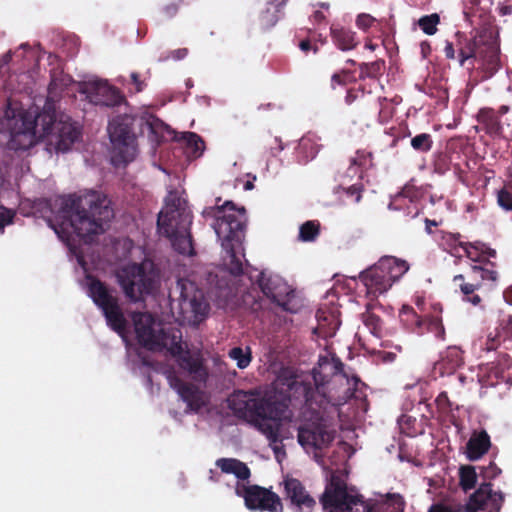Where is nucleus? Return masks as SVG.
<instances>
[{
  "label": "nucleus",
  "mask_w": 512,
  "mask_h": 512,
  "mask_svg": "<svg viewBox=\"0 0 512 512\" xmlns=\"http://www.w3.org/2000/svg\"><path fill=\"white\" fill-rule=\"evenodd\" d=\"M504 502L502 492H493L491 483H483L469 497V512H500Z\"/></svg>",
  "instance_id": "obj_19"
},
{
  "label": "nucleus",
  "mask_w": 512,
  "mask_h": 512,
  "mask_svg": "<svg viewBox=\"0 0 512 512\" xmlns=\"http://www.w3.org/2000/svg\"><path fill=\"white\" fill-rule=\"evenodd\" d=\"M349 75V72L346 70H342L339 73H334L331 77V86L334 89L335 85L345 86L347 81L346 78Z\"/></svg>",
  "instance_id": "obj_59"
},
{
  "label": "nucleus",
  "mask_w": 512,
  "mask_h": 512,
  "mask_svg": "<svg viewBox=\"0 0 512 512\" xmlns=\"http://www.w3.org/2000/svg\"><path fill=\"white\" fill-rule=\"evenodd\" d=\"M436 406L438 410L443 413L447 414L451 411V402L449 400L447 392H441L435 399Z\"/></svg>",
  "instance_id": "obj_52"
},
{
  "label": "nucleus",
  "mask_w": 512,
  "mask_h": 512,
  "mask_svg": "<svg viewBox=\"0 0 512 512\" xmlns=\"http://www.w3.org/2000/svg\"><path fill=\"white\" fill-rule=\"evenodd\" d=\"M477 483V473L474 466L462 465L459 468V484L463 491L473 489Z\"/></svg>",
  "instance_id": "obj_37"
},
{
  "label": "nucleus",
  "mask_w": 512,
  "mask_h": 512,
  "mask_svg": "<svg viewBox=\"0 0 512 512\" xmlns=\"http://www.w3.org/2000/svg\"><path fill=\"white\" fill-rule=\"evenodd\" d=\"M457 49L455 46V42L446 41L444 46V54L447 59H456Z\"/></svg>",
  "instance_id": "obj_62"
},
{
  "label": "nucleus",
  "mask_w": 512,
  "mask_h": 512,
  "mask_svg": "<svg viewBox=\"0 0 512 512\" xmlns=\"http://www.w3.org/2000/svg\"><path fill=\"white\" fill-rule=\"evenodd\" d=\"M368 511L364 512H404L405 501L399 494H389L385 500L366 501Z\"/></svg>",
  "instance_id": "obj_28"
},
{
  "label": "nucleus",
  "mask_w": 512,
  "mask_h": 512,
  "mask_svg": "<svg viewBox=\"0 0 512 512\" xmlns=\"http://www.w3.org/2000/svg\"><path fill=\"white\" fill-rule=\"evenodd\" d=\"M88 279V294L102 310L107 325L118 334H124L127 328V320L119 305L118 298L99 279L95 277H88Z\"/></svg>",
  "instance_id": "obj_11"
},
{
  "label": "nucleus",
  "mask_w": 512,
  "mask_h": 512,
  "mask_svg": "<svg viewBox=\"0 0 512 512\" xmlns=\"http://www.w3.org/2000/svg\"><path fill=\"white\" fill-rule=\"evenodd\" d=\"M498 272L481 265H471L466 274H458L453 277V283L457 286L463 296V300L478 306L482 298L477 294L486 282L495 283Z\"/></svg>",
  "instance_id": "obj_13"
},
{
  "label": "nucleus",
  "mask_w": 512,
  "mask_h": 512,
  "mask_svg": "<svg viewBox=\"0 0 512 512\" xmlns=\"http://www.w3.org/2000/svg\"><path fill=\"white\" fill-rule=\"evenodd\" d=\"M173 356L178 358L180 368L187 371L196 380H204L207 377V372L199 357H195L189 351L184 352L183 350L180 354Z\"/></svg>",
  "instance_id": "obj_27"
},
{
  "label": "nucleus",
  "mask_w": 512,
  "mask_h": 512,
  "mask_svg": "<svg viewBox=\"0 0 512 512\" xmlns=\"http://www.w3.org/2000/svg\"><path fill=\"white\" fill-rule=\"evenodd\" d=\"M484 479H494L501 473V469L494 463L490 462L488 466L482 467Z\"/></svg>",
  "instance_id": "obj_56"
},
{
  "label": "nucleus",
  "mask_w": 512,
  "mask_h": 512,
  "mask_svg": "<svg viewBox=\"0 0 512 512\" xmlns=\"http://www.w3.org/2000/svg\"><path fill=\"white\" fill-rule=\"evenodd\" d=\"M486 349L497 351L506 366L512 364V316L501 322L495 337L487 339Z\"/></svg>",
  "instance_id": "obj_21"
},
{
  "label": "nucleus",
  "mask_w": 512,
  "mask_h": 512,
  "mask_svg": "<svg viewBox=\"0 0 512 512\" xmlns=\"http://www.w3.org/2000/svg\"><path fill=\"white\" fill-rule=\"evenodd\" d=\"M188 55L187 48H179L169 52V55L165 59L172 58L173 60H182Z\"/></svg>",
  "instance_id": "obj_63"
},
{
  "label": "nucleus",
  "mask_w": 512,
  "mask_h": 512,
  "mask_svg": "<svg viewBox=\"0 0 512 512\" xmlns=\"http://www.w3.org/2000/svg\"><path fill=\"white\" fill-rule=\"evenodd\" d=\"M179 306L182 321L190 326H198L209 312V304L201 292H196L191 297L182 295Z\"/></svg>",
  "instance_id": "obj_20"
},
{
  "label": "nucleus",
  "mask_w": 512,
  "mask_h": 512,
  "mask_svg": "<svg viewBox=\"0 0 512 512\" xmlns=\"http://www.w3.org/2000/svg\"><path fill=\"white\" fill-rule=\"evenodd\" d=\"M118 283L125 296L132 302H137L144 295L152 294L159 283V271L154 263L144 260L123 267L117 273Z\"/></svg>",
  "instance_id": "obj_9"
},
{
  "label": "nucleus",
  "mask_w": 512,
  "mask_h": 512,
  "mask_svg": "<svg viewBox=\"0 0 512 512\" xmlns=\"http://www.w3.org/2000/svg\"><path fill=\"white\" fill-rule=\"evenodd\" d=\"M249 279L252 283H257L262 293L283 310L288 312L296 311L295 304L293 303L295 292L281 277L267 274L264 271L254 276L252 271H250Z\"/></svg>",
  "instance_id": "obj_14"
},
{
  "label": "nucleus",
  "mask_w": 512,
  "mask_h": 512,
  "mask_svg": "<svg viewBox=\"0 0 512 512\" xmlns=\"http://www.w3.org/2000/svg\"><path fill=\"white\" fill-rule=\"evenodd\" d=\"M165 375L170 387L174 389L178 394L181 393L183 387H187L189 385L188 383H185L181 378H179L173 370H167Z\"/></svg>",
  "instance_id": "obj_50"
},
{
  "label": "nucleus",
  "mask_w": 512,
  "mask_h": 512,
  "mask_svg": "<svg viewBox=\"0 0 512 512\" xmlns=\"http://www.w3.org/2000/svg\"><path fill=\"white\" fill-rule=\"evenodd\" d=\"M498 204L505 210L512 211V194L506 189H502L498 192L497 197Z\"/></svg>",
  "instance_id": "obj_55"
},
{
  "label": "nucleus",
  "mask_w": 512,
  "mask_h": 512,
  "mask_svg": "<svg viewBox=\"0 0 512 512\" xmlns=\"http://www.w3.org/2000/svg\"><path fill=\"white\" fill-rule=\"evenodd\" d=\"M411 147L420 153H427L433 147V138L429 133H420L411 138Z\"/></svg>",
  "instance_id": "obj_42"
},
{
  "label": "nucleus",
  "mask_w": 512,
  "mask_h": 512,
  "mask_svg": "<svg viewBox=\"0 0 512 512\" xmlns=\"http://www.w3.org/2000/svg\"><path fill=\"white\" fill-rule=\"evenodd\" d=\"M215 464L223 473L233 474L240 480H247L251 475L249 467L236 458H220Z\"/></svg>",
  "instance_id": "obj_31"
},
{
  "label": "nucleus",
  "mask_w": 512,
  "mask_h": 512,
  "mask_svg": "<svg viewBox=\"0 0 512 512\" xmlns=\"http://www.w3.org/2000/svg\"><path fill=\"white\" fill-rule=\"evenodd\" d=\"M51 210L55 214L54 230L63 241H68L75 234L89 242L92 236L103 233L105 226L114 218L110 200L97 192L59 197Z\"/></svg>",
  "instance_id": "obj_3"
},
{
  "label": "nucleus",
  "mask_w": 512,
  "mask_h": 512,
  "mask_svg": "<svg viewBox=\"0 0 512 512\" xmlns=\"http://www.w3.org/2000/svg\"><path fill=\"white\" fill-rule=\"evenodd\" d=\"M319 501L329 512L368 511L364 497L354 487L348 486L344 476L335 472L330 475Z\"/></svg>",
  "instance_id": "obj_10"
},
{
  "label": "nucleus",
  "mask_w": 512,
  "mask_h": 512,
  "mask_svg": "<svg viewBox=\"0 0 512 512\" xmlns=\"http://www.w3.org/2000/svg\"><path fill=\"white\" fill-rule=\"evenodd\" d=\"M455 46L460 67L466 65L469 71L475 67L474 62L481 64L486 77L493 76L500 68L499 51L496 45L485 37L477 35L469 38L463 32L455 33Z\"/></svg>",
  "instance_id": "obj_7"
},
{
  "label": "nucleus",
  "mask_w": 512,
  "mask_h": 512,
  "mask_svg": "<svg viewBox=\"0 0 512 512\" xmlns=\"http://www.w3.org/2000/svg\"><path fill=\"white\" fill-rule=\"evenodd\" d=\"M491 446L490 436L485 430L474 432L466 444V455L471 461L480 459Z\"/></svg>",
  "instance_id": "obj_25"
},
{
  "label": "nucleus",
  "mask_w": 512,
  "mask_h": 512,
  "mask_svg": "<svg viewBox=\"0 0 512 512\" xmlns=\"http://www.w3.org/2000/svg\"><path fill=\"white\" fill-rule=\"evenodd\" d=\"M475 250L482 252L483 260H484V263H483L484 267H488L490 269L495 268V266H496L495 263L489 260V258H496L497 252L495 249L489 247L484 242L476 241Z\"/></svg>",
  "instance_id": "obj_47"
},
{
  "label": "nucleus",
  "mask_w": 512,
  "mask_h": 512,
  "mask_svg": "<svg viewBox=\"0 0 512 512\" xmlns=\"http://www.w3.org/2000/svg\"><path fill=\"white\" fill-rule=\"evenodd\" d=\"M284 499L294 512H312L317 506L316 499L306 489L305 485L293 477H285Z\"/></svg>",
  "instance_id": "obj_16"
},
{
  "label": "nucleus",
  "mask_w": 512,
  "mask_h": 512,
  "mask_svg": "<svg viewBox=\"0 0 512 512\" xmlns=\"http://www.w3.org/2000/svg\"><path fill=\"white\" fill-rule=\"evenodd\" d=\"M138 343L150 351L167 349L171 355L182 351V332L172 326L157 323L150 313H136L133 317Z\"/></svg>",
  "instance_id": "obj_6"
},
{
  "label": "nucleus",
  "mask_w": 512,
  "mask_h": 512,
  "mask_svg": "<svg viewBox=\"0 0 512 512\" xmlns=\"http://www.w3.org/2000/svg\"><path fill=\"white\" fill-rule=\"evenodd\" d=\"M477 121L484 125L486 133L490 136H500L502 134V125L495 109L484 107L477 113Z\"/></svg>",
  "instance_id": "obj_30"
},
{
  "label": "nucleus",
  "mask_w": 512,
  "mask_h": 512,
  "mask_svg": "<svg viewBox=\"0 0 512 512\" xmlns=\"http://www.w3.org/2000/svg\"><path fill=\"white\" fill-rule=\"evenodd\" d=\"M182 389L179 396L187 404L188 410L195 413L199 412L205 405L202 392L192 384Z\"/></svg>",
  "instance_id": "obj_32"
},
{
  "label": "nucleus",
  "mask_w": 512,
  "mask_h": 512,
  "mask_svg": "<svg viewBox=\"0 0 512 512\" xmlns=\"http://www.w3.org/2000/svg\"><path fill=\"white\" fill-rule=\"evenodd\" d=\"M134 122V117L123 115L117 116L108 125V133L115 156L124 163L133 161L137 155L136 135L133 131Z\"/></svg>",
  "instance_id": "obj_12"
},
{
  "label": "nucleus",
  "mask_w": 512,
  "mask_h": 512,
  "mask_svg": "<svg viewBox=\"0 0 512 512\" xmlns=\"http://www.w3.org/2000/svg\"><path fill=\"white\" fill-rule=\"evenodd\" d=\"M364 190L363 184L361 182L353 184L344 189L347 196L354 199L355 203H359L362 198V192Z\"/></svg>",
  "instance_id": "obj_54"
},
{
  "label": "nucleus",
  "mask_w": 512,
  "mask_h": 512,
  "mask_svg": "<svg viewBox=\"0 0 512 512\" xmlns=\"http://www.w3.org/2000/svg\"><path fill=\"white\" fill-rule=\"evenodd\" d=\"M429 327H428V316L422 317L419 321V325H416L412 333H415L417 335H423L425 333H428Z\"/></svg>",
  "instance_id": "obj_61"
},
{
  "label": "nucleus",
  "mask_w": 512,
  "mask_h": 512,
  "mask_svg": "<svg viewBox=\"0 0 512 512\" xmlns=\"http://www.w3.org/2000/svg\"><path fill=\"white\" fill-rule=\"evenodd\" d=\"M359 68L360 78H377L382 73L384 68V61L378 60L370 63H361Z\"/></svg>",
  "instance_id": "obj_45"
},
{
  "label": "nucleus",
  "mask_w": 512,
  "mask_h": 512,
  "mask_svg": "<svg viewBox=\"0 0 512 512\" xmlns=\"http://www.w3.org/2000/svg\"><path fill=\"white\" fill-rule=\"evenodd\" d=\"M385 100L386 98L375 96L370 91L366 92L362 87L348 89L345 96V103L347 105L357 102L363 109L374 110L379 113Z\"/></svg>",
  "instance_id": "obj_24"
},
{
  "label": "nucleus",
  "mask_w": 512,
  "mask_h": 512,
  "mask_svg": "<svg viewBox=\"0 0 512 512\" xmlns=\"http://www.w3.org/2000/svg\"><path fill=\"white\" fill-rule=\"evenodd\" d=\"M363 324L369 329L372 335L377 338L382 337L383 322L381 318L371 311V306L367 305L366 311L361 315Z\"/></svg>",
  "instance_id": "obj_36"
},
{
  "label": "nucleus",
  "mask_w": 512,
  "mask_h": 512,
  "mask_svg": "<svg viewBox=\"0 0 512 512\" xmlns=\"http://www.w3.org/2000/svg\"><path fill=\"white\" fill-rule=\"evenodd\" d=\"M441 311L442 309L439 308L438 314L428 315V332L433 333L437 339L444 340L446 333L442 322V318L439 315Z\"/></svg>",
  "instance_id": "obj_44"
},
{
  "label": "nucleus",
  "mask_w": 512,
  "mask_h": 512,
  "mask_svg": "<svg viewBox=\"0 0 512 512\" xmlns=\"http://www.w3.org/2000/svg\"><path fill=\"white\" fill-rule=\"evenodd\" d=\"M14 214L3 206H0V233L4 231L6 225L12 223Z\"/></svg>",
  "instance_id": "obj_57"
},
{
  "label": "nucleus",
  "mask_w": 512,
  "mask_h": 512,
  "mask_svg": "<svg viewBox=\"0 0 512 512\" xmlns=\"http://www.w3.org/2000/svg\"><path fill=\"white\" fill-rule=\"evenodd\" d=\"M298 47L300 48V50L302 52H304L306 54L310 51H312L314 54H316L319 51V46L316 43H313L312 39H310V38L301 40L298 44Z\"/></svg>",
  "instance_id": "obj_58"
},
{
  "label": "nucleus",
  "mask_w": 512,
  "mask_h": 512,
  "mask_svg": "<svg viewBox=\"0 0 512 512\" xmlns=\"http://www.w3.org/2000/svg\"><path fill=\"white\" fill-rule=\"evenodd\" d=\"M267 6L259 15V24L261 29L268 30L276 25L280 19V13L283 6L279 4L266 3Z\"/></svg>",
  "instance_id": "obj_34"
},
{
  "label": "nucleus",
  "mask_w": 512,
  "mask_h": 512,
  "mask_svg": "<svg viewBox=\"0 0 512 512\" xmlns=\"http://www.w3.org/2000/svg\"><path fill=\"white\" fill-rule=\"evenodd\" d=\"M330 34L333 43L342 51L352 50L358 45L356 33L348 28L333 24L330 27Z\"/></svg>",
  "instance_id": "obj_29"
},
{
  "label": "nucleus",
  "mask_w": 512,
  "mask_h": 512,
  "mask_svg": "<svg viewBox=\"0 0 512 512\" xmlns=\"http://www.w3.org/2000/svg\"><path fill=\"white\" fill-rule=\"evenodd\" d=\"M145 125L149 129V131L155 135L156 138L159 137V135L163 132L166 125L163 121L156 117H152L151 119L147 120L145 122Z\"/></svg>",
  "instance_id": "obj_51"
},
{
  "label": "nucleus",
  "mask_w": 512,
  "mask_h": 512,
  "mask_svg": "<svg viewBox=\"0 0 512 512\" xmlns=\"http://www.w3.org/2000/svg\"><path fill=\"white\" fill-rule=\"evenodd\" d=\"M237 494L243 496L245 505L249 510L283 511L280 497L264 487L258 485L243 486V492L237 489Z\"/></svg>",
  "instance_id": "obj_15"
},
{
  "label": "nucleus",
  "mask_w": 512,
  "mask_h": 512,
  "mask_svg": "<svg viewBox=\"0 0 512 512\" xmlns=\"http://www.w3.org/2000/svg\"><path fill=\"white\" fill-rule=\"evenodd\" d=\"M205 213L214 218L212 227L221 240V246L226 252L224 266L206 267L203 271L207 292L217 297L226 296L229 289L227 272L233 276L244 273L243 262L240 256L245 257L243 241L246 229L245 208H236L232 201H226L223 205L208 208Z\"/></svg>",
  "instance_id": "obj_2"
},
{
  "label": "nucleus",
  "mask_w": 512,
  "mask_h": 512,
  "mask_svg": "<svg viewBox=\"0 0 512 512\" xmlns=\"http://www.w3.org/2000/svg\"><path fill=\"white\" fill-rule=\"evenodd\" d=\"M319 147L312 137H302L296 150L299 162L305 164L314 159L319 152Z\"/></svg>",
  "instance_id": "obj_33"
},
{
  "label": "nucleus",
  "mask_w": 512,
  "mask_h": 512,
  "mask_svg": "<svg viewBox=\"0 0 512 512\" xmlns=\"http://www.w3.org/2000/svg\"><path fill=\"white\" fill-rule=\"evenodd\" d=\"M340 359L320 358L319 369L314 372L315 387L310 382L293 380L288 385L289 401H299L300 409L297 440L303 448L322 450L331 445L336 431L325 417L327 406L357 398L356 390L360 380H351L343 371Z\"/></svg>",
  "instance_id": "obj_1"
},
{
  "label": "nucleus",
  "mask_w": 512,
  "mask_h": 512,
  "mask_svg": "<svg viewBox=\"0 0 512 512\" xmlns=\"http://www.w3.org/2000/svg\"><path fill=\"white\" fill-rule=\"evenodd\" d=\"M440 23V16L437 13L422 16L418 20V26L427 35H434L438 29L437 26Z\"/></svg>",
  "instance_id": "obj_43"
},
{
  "label": "nucleus",
  "mask_w": 512,
  "mask_h": 512,
  "mask_svg": "<svg viewBox=\"0 0 512 512\" xmlns=\"http://www.w3.org/2000/svg\"><path fill=\"white\" fill-rule=\"evenodd\" d=\"M228 355L231 359L236 361L239 369H245L252 361L250 347H246L245 349L242 347H234L229 351Z\"/></svg>",
  "instance_id": "obj_40"
},
{
  "label": "nucleus",
  "mask_w": 512,
  "mask_h": 512,
  "mask_svg": "<svg viewBox=\"0 0 512 512\" xmlns=\"http://www.w3.org/2000/svg\"><path fill=\"white\" fill-rule=\"evenodd\" d=\"M320 234V223L316 220L304 222L299 228V239L303 242H313Z\"/></svg>",
  "instance_id": "obj_39"
},
{
  "label": "nucleus",
  "mask_w": 512,
  "mask_h": 512,
  "mask_svg": "<svg viewBox=\"0 0 512 512\" xmlns=\"http://www.w3.org/2000/svg\"><path fill=\"white\" fill-rule=\"evenodd\" d=\"M316 319L318 322L315 332L320 336L327 338L333 337L339 328L340 321L332 311H327L322 308L316 312Z\"/></svg>",
  "instance_id": "obj_26"
},
{
  "label": "nucleus",
  "mask_w": 512,
  "mask_h": 512,
  "mask_svg": "<svg viewBox=\"0 0 512 512\" xmlns=\"http://www.w3.org/2000/svg\"><path fill=\"white\" fill-rule=\"evenodd\" d=\"M464 364L463 351L457 346H449L440 353L433 371L440 376L454 374Z\"/></svg>",
  "instance_id": "obj_23"
},
{
  "label": "nucleus",
  "mask_w": 512,
  "mask_h": 512,
  "mask_svg": "<svg viewBox=\"0 0 512 512\" xmlns=\"http://www.w3.org/2000/svg\"><path fill=\"white\" fill-rule=\"evenodd\" d=\"M440 238L438 239L440 247L450 253L451 255H455V250L463 249V246L466 242L460 240L461 234L459 233H450L440 231Z\"/></svg>",
  "instance_id": "obj_35"
},
{
  "label": "nucleus",
  "mask_w": 512,
  "mask_h": 512,
  "mask_svg": "<svg viewBox=\"0 0 512 512\" xmlns=\"http://www.w3.org/2000/svg\"><path fill=\"white\" fill-rule=\"evenodd\" d=\"M401 321L405 325L407 329L411 332L414 330L416 325H419V321L421 320V316L416 313V311L409 306H404L400 313Z\"/></svg>",
  "instance_id": "obj_46"
},
{
  "label": "nucleus",
  "mask_w": 512,
  "mask_h": 512,
  "mask_svg": "<svg viewBox=\"0 0 512 512\" xmlns=\"http://www.w3.org/2000/svg\"><path fill=\"white\" fill-rule=\"evenodd\" d=\"M453 164V153L449 151L438 152L434 155L433 171L438 175L447 173Z\"/></svg>",
  "instance_id": "obj_38"
},
{
  "label": "nucleus",
  "mask_w": 512,
  "mask_h": 512,
  "mask_svg": "<svg viewBox=\"0 0 512 512\" xmlns=\"http://www.w3.org/2000/svg\"><path fill=\"white\" fill-rule=\"evenodd\" d=\"M233 414L253 425L270 443L281 442L280 422L290 416L284 402L272 401L257 390H236L227 399Z\"/></svg>",
  "instance_id": "obj_4"
},
{
  "label": "nucleus",
  "mask_w": 512,
  "mask_h": 512,
  "mask_svg": "<svg viewBox=\"0 0 512 512\" xmlns=\"http://www.w3.org/2000/svg\"><path fill=\"white\" fill-rule=\"evenodd\" d=\"M57 80L53 77L48 88L49 95L44 107L33 119L28 121L27 115L23 117L24 133L45 141L56 152H66L81 136L80 128L65 114L57 116V101L53 91L57 87Z\"/></svg>",
  "instance_id": "obj_5"
},
{
  "label": "nucleus",
  "mask_w": 512,
  "mask_h": 512,
  "mask_svg": "<svg viewBox=\"0 0 512 512\" xmlns=\"http://www.w3.org/2000/svg\"><path fill=\"white\" fill-rule=\"evenodd\" d=\"M83 93L90 103L105 107L119 106L125 102L121 91L107 81H91L84 85Z\"/></svg>",
  "instance_id": "obj_17"
},
{
  "label": "nucleus",
  "mask_w": 512,
  "mask_h": 512,
  "mask_svg": "<svg viewBox=\"0 0 512 512\" xmlns=\"http://www.w3.org/2000/svg\"><path fill=\"white\" fill-rule=\"evenodd\" d=\"M375 22L376 18L366 13H361L356 18V26L363 31H367Z\"/></svg>",
  "instance_id": "obj_53"
},
{
  "label": "nucleus",
  "mask_w": 512,
  "mask_h": 512,
  "mask_svg": "<svg viewBox=\"0 0 512 512\" xmlns=\"http://www.w3.org/2000/svg\"><path fill=\"white\" fill-rule=\"evenodd\" d=\"M367 158H371L370 153L366 154L364 152L357 151L356 156L351 158V160H350V164H351L350 169L353 166H358V167L364 166L366 164Z\"/></svg>",
  "instance_id": "obj_60"
},
{
  "label": "nucleus",
  "mask_w": 512,
  "mask_h": 512,
  "mask_svg": "<svg viewBox=\"0 0 512 512\" xmlns=\"http://www.w3.org/2000/svg\"><path fill=\"white\" fill-rule=\"evenodd\" d=\"M475 244L476 241L466 242L462 250L464 251L465 256L475 263L474 265L484 266L483 254L482 252L475 250Z\"/></svg>",
  "instance_id": "obj_49"
},
{
  "label": "nucleus",
  "mask_w": 512,
  "mask_h": 512,
  "mask_svg": "<svg viewBox=\"0 0 512 512\" xmlns=\"http://www.w3.org/2000/svg\"><path fill=\"white\" fill-rule=\"evenodd\" d=\"M469 509L467 504L434 503L429 507L428 512H469Z\"/></svg>",
  "instance_id": "obj_48"
},
{
  "label": "nucleus",
  "mask_w": 512,
  "mask_h": 512,
  "mask_svg": "<svg viewBox=\"0 0 512 512\" xmlns=\"http://www.w3.org/2000/svg\"><path fill=\"white\" fill-rule=\"evenodd\" d=\"M190 225L187 222H177L172 224V233H160L167 237L174 248L179 254L193 255L194 247L192 235L190 233Z\"/></svg>",
  "instance_id": "obj_22"
},
{
  "label": "nucleus",
  "mask_w": 512,
  "mask_h": 512,
  "mask_svg": "<svg viewBox=\"0 0 512 512\" xmlns=\"http://www.w3.org/2000/svg\"><path fill=\"white\" fill-rule=\"evenodd\" d=\"M420 50L422 57L424 59L428 58L432 51L430 43L428 41H422L420 43Z\"/></svg>",
  "instance_id": "obj_64"
},
{
  "label": "nucleus",
  "mask_w": 512,
  "mask_h": 512,
  "mask_svg": "<svg viewBox=\"0 0 512 512\" xmlns=\"http://www.w3.org/2000/svg\"><path fill=\"white\" fill-rule=\"evenodd\" d=\"M183 139L194 157H200L203 154L205 143L198 134L194 132H185L183 134Z\"/></svg>",
  "instance_id": "obj_41"
},
{
  "label": "nucleus",
  "mask_w": 512,
  "mask_h": 512,
  "mask_svg": "<svg viewBox=\"0 0 512 512\" xmlns=\"http://www.w3.org/2000/svg\"><path fill=\"white\" fill-rule=\"evenodd\" d=\"M177 222L192 223L189 214L181 209V198L176 191H170L165 198V206L159 212L157 228L159 233H172V224Z\"/></svg>",
  "instance_id": "obj_18"
},
{
  "label": "nucleus",
  "mask_w": 512,
  "mask_h": 512,
  "mask_svg": "<svg viewBox=\"0 0 512 512\" xmlns=\"http://www.w3.org/2000/svg\"><path fill=\"white\" fill-rule=\"evenodd\" d=\"M409 268L407 261L386 255L362 271L359 274V280L365 286L367 295L377 298L386 293L395 282L407 273Z\"/></svg>",
  "instance_id": "obj_8"
}]
</instances>
